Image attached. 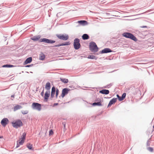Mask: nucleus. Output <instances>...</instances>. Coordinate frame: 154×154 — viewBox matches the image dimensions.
Masks as SVG:
<instances>
[{
  "label": "nucleus",
  "instance_id": "f257e3e1",
  "mask_svg": "<svg viewBox=\"0 0 154 154\" xmlns=\"http://www.w3.org/2000/svg\"><path fill=\"white\" fill-rule=\"evenodd\" d=\"M89 48L92 52H97L98 51V48L96 43L94 42L90 43Z\"/></svg>",
  "mask_w": 154,
  "mask_h": 154
},
{
  "label": "nucleus",
  "instance_id": "f03ea898",
  "mask_svg": "<svg viewBox=\"0 0 154 154\" xmlns=\"http://www.w3.org/2000/svg\"><path fill=\"white\" fill-rule=\"evenodd\" d=\"M122 35L127 38H130L135 41L137 40V38L132 34L129 32H125L122 34Z\"/></svg>",
  "mask_w": 154,
  "mask_h": 154
},
{
  "label": "nucleus",
  "instance_id": "7ed1b4c3",
  "mask_svg": "<svg viewBox=\"0 0 154 154\" xmlns=\"http://www.w3.org/2000/svg\"><path fill=\"white\" fill-rule=\"evenodd\" d=\"M33 109L37 110L38 111L41 110L42 109L41 105L37 103H33L32 105Z\"/></svg>",
  "mask_w": 154,
  "mask_h": 154
},
{
  "label": "nucleus",
  "instance_id": "20e7f679",
  "mask_svg": "<svg viewBox=\"0 0 154 154\" xmlns=\"http://www.w3.org/2000/svg\"><path fill=\"white\" fill-rule=\"evenodd\" d=\"M12 124L13 127L16 128H17L22 126L23 123L20 120H18L15 122H12Z\"/></svg>",
  "mask_w": 154,
  "mask_h": 154
},
{
  "label": "nucleus",
  "instance_id": "39448f33",
  "mask_svg": "<svg viewBox=\"0 0 154 154\" xmlns=\"http://www.w3.org/2000/svg\"><path fill=\"white\" fill-rule=\"evenodd\" d=\"M79 42V39L78 38H76L74 40V46L75 49H78L80 48L81 45Z\"/></svg>",
  "mask_w": 154,
  "mask_h": 154
},
{
  "label": "nucleus",
  "instance_id": "423d86ee",
  "mask_svg": "<svg viewBox=\"0 0 154 154\" xmlns=\"http://www.w3.org/2000/svg\"><path fill=\"white\" fill-rule=\"evenodd\" d=\"M39 42H44L47 43H54L55 42V41L48 39L46 38H43L40 39Z\"/></svg>",
  "mask_w": 154,
  "mask_h": 154
},
{
  "label": "nucleus",
  "instance_id": "0eeeda50",
  "mask_svg": "<svg viewBox=\"0 0 154 154\" xmlns=\"http://www.w3.org/2000/svg\"><path fill=\"white\" fill-rule=\"evenodd\" d=\"M57 36L60 39L63 40H66L69 38V36L67 35H57Z\"/></svg>",
  "mask_w": 154,
  "mask_h": 154
},
{
  "label": "nucleus",
  "instance_id": "6e6552de",
  "mask_svg": "<svg viewBox=\"0 0 154 154\" xmlns=\"http://www.w3.org/2000/svg\"><path fill=\"white\" fill-rule=\"evenodd\" d=\"M9 122L8 118H4L1 120V123L3 127H5L8 124Z\"/></svg>",
  "mask_w": 154,
  "mask_h": 154
},
{
  "label": "nucleus",
  "instance_id": "1a4fd4ad",
  "mask_svg": "<svg viewBox=\"0 0 154 154\" xmlns=\"http://www.w3.org/2000/svg\"><path fill=\"white\" fill-rule=\"evenodd\" d=\"M69 90L67 88H64L62 91L61 96L62 98H63L65 95L68 94Z\"/></svg>",
  "mask_w": 154,
  "mask_h": 154
},
{
  "label": "nucleus",
  "instance_id": "9d476101",
  "mask_svg": "<svg viewBox=\"0 0 154 154\" xmlns=\"http://www.w3.org/2000/svg\"><path fill=\"white\" fill-rule=\"evenodd\" d=\"M96 101H98V102H94L93 103L92 105L94 106H101L102 105L101 102L102 101V100L101 99L98 98L96 100Z\"/></svg>",
  "mask_w": 154,
  "mask_h": 154
},
{
  "label": "nucleus",
  "instance_id": "9b49d317",
  "mask_svg": "<svg viewBox=\"0 0 154 154\" xmlns=\"http://www.w3.org/2000/svg\"><path fill=\"white\" fill-rule=\"evenodd\" d=\"M112 52V51L109 48H106L103 50L100 53L101 54L107 53Z\"/></svg>",
  "mask_w": 154,
  "mask_h": 154
},
{
  "label": "nucleus",
  "instance_id": "f8f14e48",
  "mask_svg": "<svg viewBox=\"0 0 154 154\" xmlns=\"http://www.w3.org/2000/svg\"><path fill=\"white\" fill-rule=\"evenodd\" d=\"M78 23L80 25L85 26L87 25L88 24L87 22L85 20H79L78 21Z\"/></svg>",
  "mask_w": 154,
  "mask_h": 154
},
{
  "label": "nucleus",
  "instance_id": "ddd939ff",
  "mask_svg": "<svg viewBox=\"0 0 154 154\" xmlns=\"http://www.w3.org/2000/svg\"><path fill=\"white\" fill-rule=\"evenodd\" d=\"M70 44L69 42H66L65 43L59 44L57 45H55L54 46V47H60L62 46L68 45Z\"/></svg>",
  "mask_w": 154,
  "mask_h": 154
},
{
  "label": "nucleus",
  "instance_id": "4468645a",
  "mask_svg": "<svg viewBox=\"0 0 154 154\" xmlns=\"http://www.w3.org/2000/svg\"><path fill=\"white\" fill-rule=\"evenodd\" d=\"M41 38V36L40 35L35 36L32 37L31 38V39L34 41H36L39 39Z\"/></svg>",
  "mask_w": 154,
  "mask_h": 154
},
{
  "label": "nucleus",
  "instance_id": "2eb2a0df",
  "mask_svg": "<svg viewBox=\"0 0 154 154\" xmlns=\"http://www.w3.org/2000/svg\"><path fill=\"white\" fill-rule=\"evenodd\" d=\"M109 92V90L106 89H103L99 91L100 93L105 94H108Z\"/></svg>",
  "mask_w": 154,
  "mask_h": 154
},
{
  "label": "nucleus",
  "instance_id": "dca6fc26",
  "mask_svg": "<svg viewBox=\"0 0 154 154\" xmlns=\"http://www.w3.org/2000/svg\"><path fill=\"white\" fill-rule=\"evenodd\" d=\"M117 98H113L112 99L109 103L108 106H111L112 104L115 103L117 101Z\"/></svg>",
  "mask_w": 154,
  "mask_h": 154
},
{
  "label": "nucleus",
  "instance_id": "f3484780",
  "mask_svg": "<svg viewBox=\"0 0 154 154\" xmlns=\"http://www.w3.org/2000/svg\"><path fill=\"white\" fill-rule=\"evenodd\" d=\"M32 61V58L29 57L27 58L24 62V65L28 63H30Z\"/></svg>",
  "mask_w": 154,
  "mask_h": 154
},
{
  "label": "nucleus",
  "instance_id": "a211bd4d",
  "mask_svg": "<svg viewBox=\"0 0 154 154\" xmlns=\"http://www.w3.org/2000/svg\"><path fill=\"white\" fill-rule=\"evenodd\" d=\"M45 88L47 91H49L51 88L50 83L49 82H48L46 84Z\"/></svg>",
  "mask_w": 154,
  "mask_h": 154
},
{
  "label": "nucleus",
  "instance_id": "6ab92c4d",
  "mask_svg": "<svg viewBox=\"0 0 154 154\" xmlns=\"http://www.w3.org/2000/svg\"><path fill=\"white\" fill-rule=\"evenodd\" d=\"M82 38L83 39L85 40L88 39L89 37L87 34H84L82 36Z\"/></svg>",
  "mask_w": 154,
  "mask_h": 154
},
{
  "label": "nucleus",
  "instance_id": "aec40b11",
  "mask_svg": "<svg viewBox=\"0 0 154 154\" xmlns=\"http://www.w3.org/2000/svg\"><path fill=\"white\" fill-rule=\"evenodd\" d=\"M22 108V107L21 106L17 105L15 106L14 108V111H15L17 110L20 109Z\"/></svg>",
  "mask_w": 154,
  "mask_h": 154
},
{
  "label": "nucleus",
  "instance_id": "412c9836",
  "mask_svg": "<svg viewBox=\"0 0 154 154\" xmlns=\"http://www.w3.org/2000/svg\"><path fill=\"white\" fill-rule=\"evenodd\" d=\"M50 96V91H46L45 94L44 99H48Z\"/></svg>",
  "mask_w": 154,
  "mask_h": 154
},
{
  "label": "nucleus",
  "instance_id": "4be33fe9",
  "mask_svg": "<svg viewBox=\"0 0 154 154\" xmlns=\"http://www.w3.org/2000/svg\"><path fill=\"white\" fill-rule=\"evenodd\" d=\"M60 80L62 82L64 83H67L68 82V79L65 78H60Z\"/></svg>",
  "mask_w": 154,
  "mask_h": 154
},
{
  "label": "nucleus",
  "instance_id": "5701e85b",
  "mask_svg": "<svg viewBox=\"0 0 154 154\" xmlns=\"http://www.w3.org/2000/svg\"><path fill=\"white\" fill-rule=\"evenodd\" d=\"M27 147L30 150H32V145L30 143H28L26 145Z\"/></svg>",
  "mask_w": 154,
  "mask_h": 154
},
{
  "label": "nucleus",
  "instance_id": "b1692460",
  "mask_svg": "<svg viewBox=\"0 0 154 154\" xmlns=\"http://www.w3.org/2000/svg\"><path fill=\"white\" fill-rule=\"evenodd\" d=\"M45 57V55L44 54H42L40 55L39 59L41 60H44Z\"/></svg>",
  "mask_w": 154,
  "mask_h": 154
},
{
  "label": "nucleus",
  "instance_id": "393cba45",
  "mask_svg": "<svg viewBox=\"0 0 154 154\" xmlns=\"http://www.w3.org/2000/svg\"><path fill=\"white\" fill-rule=\"evenodd\" d=\"M26 135V133H24L23 134L22 136L21 137L20 139H23V140H24L25 139Z\"/></svg>",
  "mask_w": 154,
  "mask_h": 154
},
{
  "label": "nucleus",
  "instance_id": "a878e982",
  "mask_svg": "<svg viewBox=\"0 0 154 154\" xmlns=\"http://www.w3.org/2000/svg\"><path fill=\"white\" fill-rule=\"evenodd\" d=\"M13 66H14L11 65H10V64H6V65H5L3 66V67H5L10 68V67H13Z\"/></svg>",
  "mask_w": 154,
  "mask_h": 154
},
{
  "label": "nucleus",
  "instance_id": "bb28decb",
  "mask_svg": "<svg viewBox=\"0 0 154 154\" xmlns=\"http://www.w3.org/2000/svg\"><path fill=\"white\" fill-rule=\"evenodd\" d=\"M95 57L93 55H90L88 56V58L91 59H94Z\"/></svg>",
  "mask_w": 154,
  "mask_h": 154
},
{
  "label": "nucleus",
  "instance_id": "cd10ccee",
  "mask_svg": "<svg viewBox=\"0 0 154 154\" xmlns=\"http://www.w3.org/2000/svg\"><path fill=\"white\" fill-rule=\"evenodd\" d=\"M126 95V94L125 93H123L122 96L121 97V100H123L125 97Z\"/></svg>",
  "mask_w": 154,
  "mask_h": 154
},
{
  "label": "nucleus",
  "instance_id": "c85d7f7f",
  "mask_svg": "<svg viewBox=\"0 0 154 154\" xmlns=\"http://www.w3.org/2000/svg\"><path fill=\"white\" fill-rule=\"evenodd\" d=\"M24 140L23 139H21V140H19L18 143L20 144V145H22L23 143L24 142Z\"/></svg>",
  "mask_w": 154,
  "mask_h": 154
},
{
  "label": "nucleus",
  "instance_id": "c756f323",
  "mask_svg": "<svg viewBox=\"0 0 154 154\" xmlns=\"http://www.w3.org/2000/svg\"><path fill=\"white\" fill-rule=\"evenodd\" d=\"M28 112L27 110H25V111L23 110V111H22V113L24 115L27 114L28 113Z\"/></svg>",
  "mask_w": 154,
  "mask_h": 154
},
{
  "label": "nucleus",
  "instance_id": "7c9ffc66",
  "mask_svg": "<svg viewBox=\"0 0 154 154\" xmlns=\"http://www.w3.org/2000/svg\"><path fill=\"white\" fill-rule=\"evenodd\" d=\"M55 88L53 86L52 88L51 92L55 93Z\"/></svg>",
  "mask_w": 154,
  "mask_h": 154
},
{
  "label": "nucleus",
  "instance_id": "2f4dec72",
  "mask_svg": "<svg viewBox=\"0 0 154 154\" xmlns=\"http://www.w3.org/2000/svg\"><path fill=\"white\" fill-rule=\"evenodd\" d=\"M147 149L149 151L151 152H152V151L153 150V148L152 147H149Z\"/></svg>",
  "mask_w": 154,
  "mask_h": 154
},
{
  "label": "nucleus",
  "instance_id": "473e14b6",
  "mask_svg": "<svg viewBox=\"0 0 154 154\" xmlns=\"http://www.w3.org/2000/svg\"><path fill=\"white\" fill-rule=\"evenodd\" d=\"M56 97H57L58 94V93H59V90L58 89H57L56 91Z\"/></svg>",
  "mask_w": 154,
  "mask_h": 154
},
{
  "label": "nucleus",
  "instance_id": "72a5a7b5",
  "mask_svg": "<svg viewBox=\"0 0 154 154\" xmlns=\"http://www.w3.org/2000/svg\"><path fill=\"white\" fill-rule=\"evenodd\" d=\"M53 131L52 130H51L49 132V135H52L53 134Z\"/></svg>",
  "mask_w": 154,
  "mask_h": 154
},
{
  "label": "nucleus",
  "instance_id": "f704fd0d",
  "mask_svg": "<svg viewBox=\"0 0 154 154\" xmlns=\"http://www.w3.org/2000/svg\"><path fill=\"white\" fill-rule=\"evenodd\" d=\"M55 93L51 92V97L52 98H53V97H54V95H55Z\"/></svg>",
  "mask_w": 154,
  "mask_h": 154
},
{
  "label": "nucleus",
  "instance_id": "c9c22d12",
  "mask_svg": "<svg viewBox=\"0 0 154 154\" xmlns=\"http://www.w3.org/2000/svg\"><path fill=\"white\" fill-rule=\"evenodd\" d=\"M20 144L19 143L17 142V145L16 147V148L20 146Z\"/></svg>",
  "mask_w": 154,
  "mask_h": 154
},
{
  "label": "nucleus",
  "instance_id": "e433bc0d",
  "mask_svg": "<svg viewBox=\"0 0 154 154\" xmlns=\"http://www.w3.org/2000/svg\"><path fill=\"white\" fill-rule=\"evenodd\" d=\"M32 66V64L30 65H26V66H25V67H30L31 66Z\"/></svg>",
  "mask_w": 154,
  "mask_h": 154
},
{
  "label": "nucleus",
  "instance_id": "4c0bfd02",
  "mask_svg": "<svg viewBox=\"0 0 154 154\" xmlns=\"http://www.w3.org/2000/svg\"><path fill=\"white\" fill-rule=\"evenodd\" d=\"M118 99L120 101H122L123 100H121V97H120L118 98Z\"/></svg>",
  "mask_w": 154,
  "mask_h": 154
},
{
  "label": "nucleus",
  "instance_id": "58836bf2",
  "mask_svg": "<svg viewBox=\"0 0 154 154\" xmlns=\"http://www.w3.org/2000/svg\"><path fill=\"white\" fill-rule=\"evenodd\" d=\"M62 124H63V125L64 127V128L65 127V124L64 122H63Z\"/></svg>",
  "mask_w": 154,
  "mask_h": 154
},
{
  "label": "nucleus",
  "instance_id": "ea45409f",
  "mask_svg": "<svg viewBox=\"0 0 154 154\" xmlns=\"http://www.w3.org/2000/svg\"><path fill=\"white\" fill-rule=\"evenodd\" d=\"M140 27L141 28H144V27H146V26H140Z\"/></svg>",
  "mask_w": 154,
  "mask_h": 154
},
{
  "label": "nucleus",
  "instance_id": "a19ab883",
  "mask_svg": "<svg viewBox=\"0 0 154 154\" xmlns=\"http://www.w3.org/2000/svg\"><path fill=\"white\" fill-rule=\"evenodd\" d=\"M109 85L106 86L104 87V88H107Z\"/></svg>",
  "mask_w": 154,
  "mask_h": 154
},
{
  "label": "nucleus",
  "instance_id": "79ce46f5",
  "mask_svg": "<svg viewBox=\"0 0 154 154\" xmlns=\"http://www.w3.org/2000/svg\"><path fill=\"white\" fill-rule=\"evenodd\" d=\"M116 96L118 99L120 97V96H119V95L118 94H117Z\"/></svg>",
  "mask_w": 154,
  "mask_h": 154
},
{
  "label": "nucleus",
  "instance_id": "37998d69",
  "mask_svg": "<svg viewBox=\"0 0 154 154\" xmlns=\"http://www.w3.org/2000/svg\"><path fill=\"white\" fill-rule=\"evenodd\" d=\"M11 97H13L14 98V95H12L11 96Z\"/></svg>",
  "mask_w": 154,
  "mask_h": 154
},
{
  "label": "nucleus",
  "instance_id": "c03bdc74",
  "mask_svg": "<svg viewBox=\"0 0 154 154\" xmlns=\"http://www.w3.org/2000/svg\"><path fill=\"white\" fill-rule=\"evenodd\" d=\"M57 104H58V103H54V105H57Z\"/></svg>",
  "mask_w": 154,
  "mask_h": 154
},
{
  "label": "nucleus",
  "instance_id": "a18cd8bd",
  "mask_svg": "<svg viewBox=\"0 0 154 154\" xmlns=\"http://www.w3.org/2000/svg\"><path fill=\"white\" fill-rule=\"evenodd\" d=\"M3 136H0V138H3Z\"/></svg>",
  "mask_w": 154,
  "mask_h": 154
},
{
  "label": "nucleus",
  "instance_id": "49530a36",
  "mask_svg": "<svg viewBox=\"0 0 154 154\" xmlns=\"http://www.w3.org/2000/svg\"><path fill=\"white\" fill-rule=\"evenodd\" d=\"M44 93V91H43L42 92H41V94H43Z\"/></svg>",
  "mask_w": 154,
  "mask_h": 154
},
{
  "label": "nucleus",
  "instance_id": "de8ad7c7",
  "mask_svg": "<svg viewBox=\"0 0 154 154\" xmlns=\"http://www.w3.org/2000/svg\"><path fill=\"white\" fill-rule=\"evenodd\" d=\"M147 145L148 146H149V144L148 143V141H147Z\"/></svg>",
  "mask_w": 154,
  "mask_h": 154
},
{
  "label": "nucleus",
  "instance_id": "09e8293b",
  "mask_svg": "<svg viewBox=\"0 0 154 154\" xmlns=\"http://www.w3.org/2000/svg\"><path fill=\"white\" fill-rule=\"evenodd\" d=\"M153 128H154V125L153 126Z\"/></svg>",
  "mask_w": 154,
  "mask_h": 154
}]
</instances>
